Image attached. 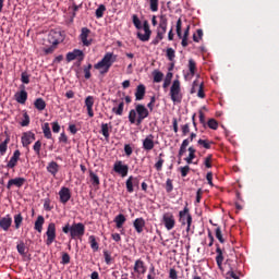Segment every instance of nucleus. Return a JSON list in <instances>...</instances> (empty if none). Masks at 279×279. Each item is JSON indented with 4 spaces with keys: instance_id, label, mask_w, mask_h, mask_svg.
Here are the masks:
<instances>
[{
    "instance_id": "1",
    "label": "nucleus",
    "mask_w": 279,
    "mask_h": 279,
    "mask_svg": "<svg viewBox=\"0 0 279 279\" xmlns=\"http://www.w3.org/2000/svg\"><path fill=\"white\" fill-rule=\"evenodd\" d=\"M147 117H149V109L143 104H135V108L129 111V121L132 125H142Z\"/></svg>"
},
{
    "instance_id": "2",
    "label": "nucleus",
    "mask_w": 279,
    "mask_h": 279,
    "mask_svg": "<svg viewBox=\"0 0 279 279\" xmlns=\"http://www.w3.org/2000/svg\"><path fill=\"white\" fill-rule=\"evenodd\" d=\"M64 41V33L61 31H50L48 34V43L51 45L48 48H43V51L46 56H49L51 53H53V51H56V49H58V45H60V43Z\"/></svg>"
},
{
    "instance_id": "3",
    "label": "nucleus",
    "mask_w": 279,
    "mask_h": 279,
    "mask_svg": "<svg viewBox=\"0 0 279 279\" xmlns=\"http://www.w3.org/2000/svg\"><path fill=\"white\" fill-rule=\"evenodd\" d=\"M117 57L112 52H107L104 58L94 65L96 71H99L100 75H106L110 71L112 64H114Z\"/></svg>"
},
{
    "instance_id": "4",
    "label": "nucleus",
    "mask_w": 279,
    "mask_h": 279,
    "mask_svg": "<svg viewBox=\"0 0 279 279\" xmlns=\"http://www.w3.org/2000/svg\"><path fill=\"white\" fill-rule=\"evenodd\" d=\"M170 98L173 104H182V88L180 80H174L170 87Z\"/></svg>"
},
{
    "instance_id": "5",
    "label": "nucleus",
    "mask_w": 279,
    "mask_h": 279,
    "mask_svg": "<svg viewBox=\"0 0 279 279\" xmlns=\"http://www.w3.org/2000/svg\"><path fill=\"white\" fill-rule=\"evenodd\" d=\"M86 232V227L82 222L73 223L71 226V239H82Z\"/></svg>"
},
{
    "instance_id": "6",
    "label": "nucleus",
    "mask_w": 279,
    "mask_h": 279,
    "mask_svg": "<svg viewBox=\"0 0 279 279\" xmlns=\"http://www.w3.org/2000/svg\"><path fill=\"white\" fill-rule=\"evenodd\" d=\"M179 222L181 226H191L193 223V216H191L189 207L185 206L183 210L179 211Z\"/></svg>"
},
{
    "instance_id": "7",
    "label": "nucleus",
    "mask_w": 279,
    "mask_h": 279,
    "mask_svg": "<svg viewBox=\"0 0 279 279\" xmlns=\"http://www.w3.org/2000/svg\"><path fill=\"white\" fill-rule=\"evenodd\" d=\"M90 28L88 27H83L81 29V34H80V40L83 44V47H90V45H93V37H90Z\"/></svg>"
},
{
    "instance_id": "8",
    "label": "nucleus",
    "mask_w": 279,
    "mask_h": 279,
    "mask_svg": "<svg viewBox=\"0 0 279 279\" xmlns=\"http://www.w3.org/2000/svg\"><path fill=\"white\" fill-rule=\"evenodd\" d=\"M84 58H85L84 51L80 49H74L73 51L68 52L65 57L66 62H73V60H77L78 64H82V62H84Z\"/></svg>"
},
{
    "instance_id": "9",
    "label": "nucleus",
    "mask_w": 279,
    "mask_h": 279,
    "mask_svg": "<svg viewBox=\"0 0 279 279\" xmlns=\"http://www.w3.org/2000/svg\"><path fill=\"white\" fill-rule=\"evenodd\" d=\"M46 245H52L56 241V223L50 222L46 231Z\"/></svg>"
},
{
    "instance_id": "10",
    "label": "nucleus",
    "mask_w": 279,
    "mask_h": 279,
    "mask_svg": "<svg viewBox=\"0 0 279 279\" xmlns=\"http://www.w3.org/2000/svg\"><path fill=\"white\" fill-rule=\"evenodd\" d=\"M162 223L166 230H173L175 228V217L171 213H166L162 216Z\"/></svg>"
},
{
    "instance_id": "11",
    "label": "nucleus",
    "mask_w": 279,
    "mask_h": 279,
    "mask_svg": "<svg viewBox=\"0 0 279 279\" xmlns=\"http://www.w3.org/2000/svg\"><path fill=\"white\" fill-rule=\"evenodd\" d=\"M133 271L136 274L137 278L145 276V274H147V266L145 265V262L143 259L135 260Z\"/></svg>"
},
{
    "instance_id": "12",
    "label": "nucleus",
    "mask_w": 279,
    "mask_h": 279,
    "mask_svg": "<svg viewBox=\"0 0 279 279\" xmlns=\"http://www.w3.org/2000/svg\"><path fill=\"white\" fill-rule=\"evenodd\" d=\"M143 29L145 34L137 33V38L138 40H142V43H147L149 41V38H151V29L149 28V22H147V20L143 23Z\"/></svg>"
},
{
    "instance_id": "13",
    "label": "nucleus",
    "mask_w": 279,
    "mask_h": 279,
    "mask_svg": "<svg viewBox=\"0 0 279 279\" xmlns=\"http://www.w3.org/2000/svg\"><path fill=\"white\" fill-rule=\"evenodd\" d=\"M113 171L119 173L122 178L128 175V171H130V167L128 165H123V161H116L113 165Z\"/></svg>"
},
{
    "instance_id": "14",
    "label": "nucleus",
    "mask_w": 279,
    "mask_h": 279,
    "mask_svg": "<svg viewBox=\"0 0 279 279\" xmlns=\"http://www.w3.org/2000/svg\"><path fill=\"white\" fill-rule=\"evenodd\" d=\"M125 184H126L128 193H134V186H136V189H138L140 184H141V178L131 175L126 180Z\"/></svg>"
},
{
    "instance_id": "15",
    "label": "nucleus",
    "mask_w": 279,
    "mask_h": 279,
    "mask_svg": "<svg viewBox=\"0 0 279 279\" xmlns=\"http://www.w3.org/2000/svg\"><path fill=\"white\" fill-rule=\"evenodd\" d=\"M34 141H36V134H34V132L28 131V132H24L22 134L23 147H29V145H32V143H34Z\"/></svg>"
},
{
    "instance_id": "16",
    "label": "nucleus",
    "mask_w": 279,
    "mask_h": 279,
    "mask_svg": "<svg viewBox=\"0 0 279 279\" xmlns=\"http://www.w3.org/2000/svg\"><path fill=\"white\" fill-rule=\"evenodd\" d=\"M19 160H21V150L16 149L7 163V169H15L16 165H19Z\"/></svg>"
},
{
    "instance_id": "17",
    "label": "nucleus",
    "mask_w": 279,
    "mask_h": 279,
    "mask_svg": "<svg viewBox=\"0 0 279 279\" xmlns=\"http://www.w3.org/2000/svg\"><path fill=\"white\" fill-rule=\"evenodd\" d=\"M0 228L4 232H8L12 228V216L8 214L5 217H0Z\"/></svg>"
},
{
    "instance_id": "18",
    "label": "nucleus",
    "mask_w": 279,
    "mask_h": 279,
    "mask_svg": "<svg viewBox=\"0 0 279 279\" xmlns=\"http://www.w3.org/2000/svg\"><path fill=\"white\" fill-rule=\"evenodd\" d=\"M177 36L182 39V47H189V37H182V19L177 21Z\"/></svg>"
},
{
    "instance_id": "19",
    "label": "nucleus",
    "mask_w": 279,
    "mask_h": 279,
    "mask_svg": "<svg viewBox=\"0 0 279 279\" xmlns=\"http://www.w3.org/2000/svg\"><path fill=\"white\" fill-rule=\"evenodd\" d=\"M156 147V144L154 143V135L149 134L147 137L143 140V149L145 151H151Z\"/></svg>"
},
{
    "instance_id": "20",
    "label": "nucleus",
    "mask_w": 279,
    "mask_h": 279,
    "mask_svg": "<svg viewBox=\"0 0 279 279\" xmlns=\"http://www.w3.org/2000/svg\"><path fill=\"white\" fill-rule=\"evenodd\" d=\"M25 182H27V180L25 178H15V179H10L8 184H7V189H12V186H16L17 189H21V186H23L25 184Z\"/></svg>"
},
{
    "instance_id": "21",
    "label": "nucleus",
    "mask_w": 279,
    "mask_h": 279,
    "mask_svg": "<svg viewBox=\"0 0 279 279\" xmlns=\"http://www.w3.org/2000/svg\"><path fill=\"white\" fill-rule=\"evenodd\" d=\"M20 88L21 90L15 94V101L23 105L27 101V92L25 90V85H21Z\"/></svg>"
},
{
    "instance_id": "22",
    "label": "nucleus",
    "mask_w": 279,
    "mask_h": 279,
    "mask_svg": "<svg viewBox=\"0 0 279 279\" xmlns=\"http://www.w3.org/2000/svg\"><path fill=\"white\" fill-rule=\"evenodd\" d=\"M85 106L87 109L88 117H90V118L95 117V112L93 111V106H95V97L87 96L85 98Z\"/></svg>"
},
{
    "instance_id": "23",
    "label": "nucleus",
    "mask_w": 279,
    "mask_h": 279,
    "mask_svg": "<svg viewBox=\"0 0 279 279\" xmlns=\"http://www.w3.org/2000/svg\"><path fill=\"white\" fill-rule=\"evenodd\" d=\"M59 196L61 204H66L71 199V190L69 187H61Z\"/></svg>"
},
{
    "instance_id": "24",
    "label": "nucleus",
    "mask_w": 279,
    "mask_h": 279,
    "mask_svg": "<svg viewBox=\"0 0 279 279\" xmlns=\"http://www.w3.org/2000/svg\"><path fill=\"white\" fill-rule=\"evenodd\" d=\"M46 169L48 173L52 175V178H56L58 175V172L60 171V165H58V162L56 161H50L48 162V166Z\"/></svg>"
},
{
    "instance_id": "25",
    "label": "nucleus",
    "mask_w": 279,
    "mask_h": 279,
    "mask_svg": "<svg viewBox=\"0 0 279 279\" xmlns=\"http://www.w3.org/2000/svg\"><path fill=\"white\" fill-rule=\"evenodd\" d=\"M146 87L143 84L137 85L135 89V101H143L145 99Z\"/></svg>"
},
{
    "instance_id": "26",
    "label": "nucleus",
    "mask_w": 279,
    "mask_h": 279,
    "mask_svg": "<svg viewBox=\"0 0 279 279\" xmlns=\"http://www.w3.org/2000/svg\"><path fill=\"white\" fill-rule=\"evenodd\" d=\"M216 263L218 265V268L221 269L223 267V251L221 250V246L219 244H216Z\"/></svg>"
},
{
    "instance_id": "27",
    "label": "nucleus",
    "mask_w": 279,
    "mask_h": 279,
    "mask_svg": "<svg viewBox=\"0 0 279 279\" xmlns=\"http://www.w3.org/2000/svg\"><path fill=\"white\" fill-rule=\"evenodd\" d=\"M133 227L135 228L136 232L141 234L143 232V228H145V219L136 218L133 222Z\"/></svg>"
},
{
    "instance_id": "28",
    "label": "nucleus",
    "mask_w": 279,
    "mask_h": 279,
    "mask_svg": "<svg viewBox=\"0 0 279 279\" xmlns=\"http://www.w3.org/2000/svg\"><path fill=\"white\" fill-rule=\"evenodd\" d=\"M43 226H45V217L43 216H38L36 221H35V226H34V229L37 231V232H43Z\"/></svg>"
},
{
    "instance_id": "29",
    "label": "nucleus",
    "mask_w": 279,
    "mask_h": 279,
    "mask_svg": "<svg viewBox=\"0 0 279 279\" xmlns=\"http://www.w3.org/2000/svg\"><path fill=\"white\" fill-rule=\"evenodd\" d=\"M34 107L36 108V110H39L41 112L43 110H45L47 108V102H45V99H43V98H37L34 101Z\"/></svg>"
},
{
    "instance_id": "30",
    "label": "nucleus",
    "mask_w": 279,
    "mask_h": 279,
    "mask_svg": "<svg viewBox=\"0 0 279 279\" xmlns=\"http://www.w3.org/2000/svg\"><path fill=\"white\" fill-rule=\"evenodd\" d=\"M89 178L93 186H99L101 184V181H99V175L95 173L93 170H89Z\"/></svg>"
},
{
    "instance_id": "31",
    "label": "nucleus",
    "mask_w": 279,
    "mask_h": 279,
    "mask_svg": "<svg viewBox=\"0 0 279 279\" xmlns=\"http://www.w3.org/2000/svg\"><path fill=\"white\" fill-rule=\"evenodd\" d=\"M113 221H114L117 228L119 229V228H123V223H125L126 219L123 214H120V215L116 216Z\"/></svg>"
},
{
    "instance_id": "32",
    "label": "nucleus",
    "mask_w": 279,
    "mask_h": 279,
    "mask_svg": "<svg viewBox=\"0 0 279 279\" xmlns=\"http://www.w3.org/2000/svg\"><path fill=\"white\" fill-rule=\"evenodd\" d=\"M10 143V136L8 135L7 138L0 143V156H5L8 151V144Z\"/></svg>"
},
{
    "instance_id": "33",
    "label": "nucleus",
    "mask_w": 279,
    "mask_h": 279,
    "mask_svg": "<svg viewBox=\"0 0 279 279\" xmlns=\"http://www.w3.org/2000/svg\"><path fill=\"white\" fill-rule=\"evenodd\" d=\"M88 241H89L93 252H98L99 243L97 242V239L95 238V235H89Z\"/></svg>"
},
{
    "instance_id": "34",
    "label": "nucleus",
    "mask_w": 279,
    "mask_h": 279,
    "mask_svg": "<svg viewBox=\"0 0 279 279\" xmlns=\"http://www.w3.org/2000/svg\"><path fill=\"white\" fill-rule=\"evenodd\" d=\"M43 133L45 138L51 140L53 138V135L51 134V128L49 126V123H45L43 125Z\"/></svg>"
},
{
    "instance_id": "35",
    "label": "nucleus",
    "mask_w": 279,
    "mask_h": 279,
    "mask_svg": "<svg viewBox=\"0 0 279 279\" xmlns=\"http://www.w3.org/2000/svg\"><path fill=\"white\" fill-rule=\"evenodd\" d=\"M13 219H14V228L15 230H19L21 226H23V215L17 214L13 217Z\"/></svg>"
},
{
    "instance_id": "36",
    "label": "nucleus",
    "mask_w": 279,
    "mask_h": 279,
    "mask_svg": "<svg viewBox=\"0 0 279 279\" xmlns=\"http://www.w3.org/2000/svg\"><path fill=\"white\" fill-rule=\"evenodd\" d=\"M123 108H125V102L121 101L118 107L112 108V112L118 117L123 116Z\"/></svg>"
},
{
    "instance_id": "37",
    "label": "nucleus",
    "mask_w": 279,
    "mask_h": 279,
    "mask_svg": "<svg viewBox=\"0 0 279 279\" xmlns=\"http://www.w3.org/2000/svg\"><path fill=\"white\" fill-rule=\"evenodd\" d=\"M172 80H173V73L172 72H168L166 74L165 80H163L162 88H169V86H171V81Z\"/></svg>"
},
{
    "instance_id": "38",
    "label": "nucleus",
    "mask_w": 279,
    "mask_h": 279,
    "mask_svg": "<svg viewBox=\"0 0 279 279\" xmlns=\"http://www.w3.org/2000/svg\"><path fill=\"white\" fill-rule=\"evenodd\" d=\"M197 145L198 147H204V149H210L213 142L208 140H198Z\"/></svg>"
},
{
    "instance_id": "39",
    "label": "nucleus",
    "mask_w": 279,
    "mask_h": 279,
    "mask_svg": "<svg viewBox=\"0 0 279 279\" xmlns=\"http://www.w3.org/2000/svg\"><path fill=\"white\" fill-rule=\"evenodd\" d=\"M153 77L156 84H160V82H162V77H165V74H162V72L160 71H154Z\"/></svg>"
},
{
    "instance_id": "40",
    "label": "nucleus",
    "mask_w": 279,
    "mask_h": 279,
    "mask_svg": "<svg viewBox=\"0 0 279 279\" xmlns=\"http://www.w3.org/2000/svg\"><path fill=\"white\" fill-rule=\"evenodd\" d=\"M162 156H165V154L160 153L159 154V159L155 163L156 171H162V166L165 165V159H162Z\"/></svg>"
},
{
    "instance_id": "41",
    "label": "nucleus",
    "mask_w": 279,
    "mask_h": 279,
    "mask_svg": "<svg viewBox=\"0 0 279 279\" xmlns=\"http://www.w3.org/2000/svg\"><path fill=\"white\" fill-rule=\"evenodd\" d=\"M166 57L170 62H173V60H175V50L173 48H167Z\"/></svg>"
},
{
    "instance_id": "42",
    "label": "nucleus",
    "mask_w": 279,
    "mask_h": 279,
    "mask_svg": "<svg viewBox=\"0 0 279 279\" xmlns=\"http://www.w3.org/2000/svg\"><path fill=\"white\" fill-rule=\"evenodd\" d=\"M132 21H133V25H134V27H136V29H143V24L141 23V19H138V15L133 14Z\"/></svg>"
},
{
    "instance_id": "43",
    "label": "nucleus",
    "mask_w": 279,
    "mask_h": 279,
    "mask_svg": "<svg viewBox=\"0 0 279 279\" xmlns=\"http://www.w3.org/2000/svg\"><path fill=\"white\" fill-rule=\"evenodd\" d=\"M168 23L169 20L167 19V15H160L159 29H167Z\"/></svg>"
},
{
    "instance_id": "44",
    "label": "nucleus",
    "mask_w": 279,
    "mask_h": 279,
    "mask_svg": "<svg viewBox=\"0 0 279 279\" xmlns=\"http://www.w3.org/2000/svg\"><path fill=\"white\" fill-rule=\"evenodd\" d=\"M160 0H148L150 12H158V5Z\"/></svg>"
},
{
    "instance_id": "45",
    "label": "nucleus",
    "mask_w": 279,
    "mask_h": 279,
    "mask_svg": "<svg viewBox=\"0 0 279 279\" xmlns=\"http://www.w3.org/2000/svg\"><path fill=\"white\" fill-rule=\"evenodd\" d=\"M90 69H93V64H88V65H85L84 68H83V72H84V77H85V80H90V77H92V74H90Z\"/></svg>"
},
{
    "instance_id": "46",
    "label": "nucleus",
    "mask_w": 279,
    "mask_h": 279,
    "mask_svg": "<svg viewBox=\"0 0 279 279\" xmlns=\"http://www.w3.org/2000/svg\"><path fill=\"white\" fill-rule=\"evenodd\" d=\"M202 38H204V31L198 28L196 31V34L193 35V40H194V43H199V40H202Z\"/></svg>"
},
{
    "instance_id": "47",
    "label": "nucleus",
    "mask_w": 279,
    "mask_h": 279,
    "mask_svg": "<svg viewBox=\"0 0 279 279\" xmlns=\"http://www.w3.org/2000/svg\"><path fill=\"white\" fill-rule=\"evenodd\" d=\"M204 165L206 169H213V154L206 156V158L204 159Z\"/></svg>"
},
{
    "instance_id": "48",
    "label": "nucleus",
    "mask_w": 279,
    "mask_h": 279,
    "mask_svg": "<svg viewBox=\"0 0 279 279\" xmlns=\"http://www.w3.org/2000/svg\"><path fill=\"white\" fill-rule=\"evenodd\" d=\"M104 12H106V5L100 4V5L96 9V17H97V19H104Z\"/></svg>"
},
{
    "instance_id": "49",
    "label": "nucleus",
    "mask_w": 279,
    "mask_h": 279,
    "mask_svg": "<svg viewBox=\"0 0 279 279\" xmlns=\"http://www.w3.org/2000/svg\"><path fill=\"white\" fill-rule=\"evenodd\" d=\"M101 134H102V136H105V138H110V131L108 128V123L101 124Z\"/></svg>"
},
{
    "instance_id": "50",
    "label": "nucleus",
    "mask_w": 279,
    "mask_h": 279,
    "mask_svg": "<svg viewBox=\"0 0 279 279\" xmlns=\"http://www.w3.org/2000/svg\"><path fill=\"white\" fill-rule=\"evenodd\" d=\"M196 69H197V64L195 63V60L190 59L189 60V70H190L191 75H195Z\"/></svg>"
},
{
    "instance_id": "51",
    "label": "nucleus",
    "mask_w": 279,
    "mask_h": 279,
    "mask_svg": "<svg viewBox=\"0 0 279 279\" xmlns=\"http://www.w3.org/2000/svg\"><path fill=\"white\" fill-rule=\"evenodd\" d=\"M33 149H34L36 156H40V149H43V142H40V141L35 142Z\"/></svg>"
},
{
    "instance_id": "52",
    "label": "nucleus",
    "mask_w": 279,
    "mask_h": 279,
    "mask_svg": "<svg viewBox=\"0 0 279 279\" xmlns=\"http://www.w3.org/2000/svg\"><path fill=\"white\" fill-rule=\"evenodd\" d=\"M199 86H202V83H199V80H195L192 84V88L190 90L191 95H195V93H197V88H199Z\"/></svg>"
},
{
    "instance_id": "53",
    "label": "nucleus",
    "mask_w": 279,
    "mask_h": 279,
    "mask_svg": "<svg viewBox=\"0 0 279 279\" xmlns=\"http://www.w3.org/2000/svg\"><path fill=\"white\" fill-rule=\"evenodd\" d=\"M216 239H218L219 243H226V239H223V234L221 233V227L216 228Z\"/></svg>"
},
{
    "instance_id": "54",
    "label": "nucleus",
    "mask_w": 279,
    "mask_h": 279,
    "mask_svg": "<svg viewBox=\"0 0 279 279\" xmlns=\"http://www.w3.org/2000/svg\"><path fill=\"white\" fill-rule=\"evenodd\" d=\"M207 125L210 130H217L219 128V122L215 119H209Z\"/></svg>"
},
{
    "instance_id": "55",
    "label": "nucleus",
    "mask_w": 279,
    "mask_h": 279,
    "mask_svg": "<svg viewBox=\"0 0 279 279\" xmlns=\"http://www.w3.org/2000/svg\"><path fill=\"white\" fill-rule=\"evenodd\" d=\"M179 171L181 173V178H186V175H189V172L191 171V167L190 166H184L179 168Z\"/></svg>"
},
{
    "instance_id": "56",
    "label": "nucleus",
    "mask_w": 279,
    "mask_h": 279,
    "mask_svg": "<svg viewBox=\"0 0 279 279\" xmlns=\"http://www.w3.org/2000/svg\"><path fill=\"white\" fill-rule=\"evenodd\" d=\"M71 263V255L69 253H62L61 265H69Z\"/></svg>"
},
{
    "instance_id": "57",
    "label": "nucleus",
    "mask_w": 279,
    "mask_h": 279,
    "mask_svg": "<svg viewBox=\"0 0 279 279\" xmlns=\"http://www.w3.org/2000/svg\"><path fill=\"white\" fill-rule=\"evenodd\" d=\"M104 257H105L106 265L112 264V255H110V252L104 251Z\"/></svg>"
},
{
    "instance_id": "58",
    "label": "nucleus",
    "mask_w": 279,
    "mask_h": 279,
    "mask_svg": "<svg viewBox=\"0 0 279 279\" xmlns=\"http://www.w3.org/2000/svg\"><path fill=\"white\" fill-rule=\"evenodd\" d=\"M24 121L21 122L22 128H27L29 125V114L27 112L23 113Z\"/></svg>"
},
{
    "instance_id": "59",
    "label": "nucleus",
    "mask_w": 279,
    "mask_h": 279,
    "mask_svg": "<svg viewBox=\"0 0 279 279\" xmlns=\"http://www.w3.org/2000/svg\"><path fill=\"white\" fill-rule=\"evenodd\" d=\"M166 191L167 193H171V191H173V181L171 179H167L166 181Z\"/></svg>"
},
{
    "instance_id": "60",
    "label": "nucleus",
    "mask_w": 279,
    "mask_h": 279,
    "mask_svg": "<svg viewBox=\"0 0 279 279\" xmlns=\"http://www.w3.org/2000/svg\"><path fill=\"white\" fill-rule=\"evenodd\" d=\"M133 151L134 149H132V146L130 144L124 145V153H125V156H128V158L132 156Z\"/></svg>"
},
{
    "instance_id": "61",
    "label": "nucleus",
    "mask_w": 279,
    "mask_h": 279,
    "mask_svg": "<svg viewBox=\"0 0 279 279\" xmlns=\"http://www.w3.org/2000/svg\"><path fill=\"white\" fill-rule=\"evenodd\" d=\"M197 97H199V99H204L206 97V94L204 93V83H201L198 87Z\"/></svg>"
},
{
    "instance_id": "62",
    "label": "nucleus",
    "mask_w": 279,
    "mask_h": 279,
    "mask_svg": "<svg viewBox=\"0 0 279 279\" xmlns=\"http://www.w3.org/2000/svg\"><path fill=\"white\" fill-rule=\"evenodd\" d=\"M16 250L21 256H25V243L17 244Z\"/></svg>"
},
{
    "instance_id": "63",
    "label": "nucleus",
    "mask_w": 279,
    "mask_h": 279,
    "mask_svg": "<svg viewBox=\"0 0 279 279\" xmlns=\"http://www.w3.org/2000/svg\"><path fill=\"white\" fill-rule=\"evenodd\" d=\"M21 82L22 84H29V76L27 75V72H23L21 74Z\"/></svg>"
},
{
    "instance_id": "64",
    "label": "nucleus",
    "mask_w": 279,
    "mask_h": 279,
    "mask_svg": "<svg viewBox=\"0 0 279 279\" xmlns=\"http://www.w3.org/2000/svg\"><path fill=\"white\" fill-rule=\"evenodd\" d=\"M169 278L170 279H178V270H175L174 268H171L169 271Z\"/></svg>"
}]
</instances>
